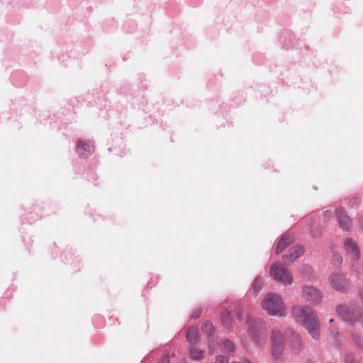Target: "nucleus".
<instances>
[{"label": "nucleus", "mask_w": 363, "mask_h": 363, "mask_svg": "<svg viewBox=\"0 0 363 363\" xmlns=\"http://www.w3.org/2000/svg\"><path fill=\"white\" fill-rule=\"evenodd\" d=\"M221 318L223 325L226 326H230L231 325L232 318L230 316V312L229 311L225 310L223 311L221 314Z\"/></svg>", "instance_id": "19"}, {"label": "nucleus", "mask_w": 363, "mask_h": 363, "mask_svg": "<svg viewBox=\"0 0 363 363\" xmlns=\"http://www.w3.org/2000/svg\"><path fill=\"white\" fill-rule=\"evenodd\" d=\"M216 349V344L214 342L211 341L208 345V350L211 354H213Z\"/></svg>", "instance_id": "23"}, {"label": "nucleus", "mask_w": 363, "mask_h": 363, "mask_svg": "<svg viewBox=\"0 0 363 363\" xmlns=\"http://www.w3.org/2000/svg\"><path fill=\"white\" fill-rule=\"evenodd\" d=\"M330 286L337 291L344 292L349 286V281L345 275L340 273H333L328 277Z\"/></svg>", "instance_id": "8"}, {"label": "nucleus", "mask_w": 363, "mask_h": 363, "mask_svg": "<svg viewBox=\"0 0 363 363\" xmlns=\"http://www.w3.org/2000/svg\"><path fill=\"white\" fill-rule=\"evenodd\" d=\"M346 363H358L357 361L351 356H347L345 359Z\"/></svg>", "instance_id": "25"}, {"label": "nucleus", "mask_w": 363, "mask_h": 363, "mask_svg": "<svg viewBox=\"0 0 363 363\" xmlns=\"http://www.w3.org/2000/svg\"><path fill=\"white\" fill-rule=\"evenodd\" d=\"M272 355L274 359L279 358L284 352V340L282 334L277 330L273 329L271 332Z\"/></svg>", "instance_id": "6"}, {"label": "nucleus", "mask_w": 363, "mask_h": 363, "mask_svg": "<svg viewBox=\"0 0 363 363\" xmlns=\"http://www.w3.org/2000/svg\"><path fill=\"white\" fill-rule=\"evenodd\" d=\"M294 242V235L291 233H286L281 240L279 241V242L277 245L276 247V253L279 254L282 252V251L290 244H291Z\"/></svg>", "instance_id": "12"}, {"label": "nucleus", "mask_w": 363, "mask_h": 363, "mask_svg": "<svg viewBox=\"0 0 363 363\" xmlns=\"http://www.w3.org/2000/svg\"><path fill=\"white\" fill-rule=\"evenodd\" d=\"M262 308L270 315L282 316L285 308L281 298L274 294H268L262 303Z\"/></svg>", "instance_id": "4"}, {"label": "nucleus", "mask_w": 363, "mask_h": 363, "mask_svg": "<svg viewBox=\"0 0 363 363\" xmlns=\"http://www.w3.org/2000/svg\"><path fill=\"white\" fill-rule=\"evenodd\" d=\"M215 363H228V359L223 355L217 356Z\"/></svg>", "instance_id": "22"}, {"label": "nucleus", "mask_w": 363, "mask_h": 363, "mask_svg": "<svg viewBox=\"0 0 363 363\" xmlns=\"http://www.w3.org/2000/svg\"><path fill=\"white\" fill-rule=\"evenodd\" d=\"M264 281L260 277H257L254 280L253 283L252 284V290L254 291L255 293H257L259 291V290L262 289L263 286Z\"/></svg>", "instance_id": "17"}, {"label": "nucleus", "mask_w": 363, "mask_h": 363, "mask_svg": "<svg viewBox=\"0 0 363 363\" xmlns=\"http://www.w3.org/2000/svg\"><path fill=\"white\" fill-rule=\"evenodd\" d=\"M186 340L189 344L196 345L199 340V330L196 328H191L187 330Z\"/></svg>", "instance_id": "13"}, {"label": "nucleus", "mask_w": 363, "mask_h": 363, "mask_svg": "<svg viewBox=\"0 0 363 363\" xmlns=\"http://www.w3.org/2000/svg\"><path fill=\"white\" fill-rule=\"evenodd\" d=\"M201 330L203 333H205L207 336L210 337L213 331L214 328L211 322H206L201 327Z\"/></svg>", "instance_id": "18"}, {"label": "nucleus", "mask_w": 363, "mask_h": 363, "mask_svg": "<svg viewBox=\"0 0 363 363\" xmlns=\"http://www.w3.org/2000/svg\"><path fill=\"white\" fill-rule=\"evenodd\" d=\"M336 216L340 226L346 230H349L352 227V221L350 218L347 216L345 211L342 208H338L336 210Z\"/></svg>", "instance_id": "10"}, {"label": "nucleus", "mask_w": 363, "mask_h": 363, "mask_svg": "<svg viewBox=\"0 0 363 363\" xmlns=\"http://www.w3.org/2000/svg\"><path fill=\"white\" fill-rule=\"evenodd\" d=\"M303 248L301 246L296 245V258L303 254Z\"/></svg>", "instance_id": "24"}, {"label": "nucleus", "mask_w": 363, "mask_h": 363, "mask_svg": "<svg viewBox=\"0 0 363 363\" xmlns=\"http://www.w3.org/2000/svg\"><path fill=\"white\" fill-rule=\"evenodd\" d=\"M246 323L247 325V334L250 338L259 347L264 345L267 340V325L265 322L259 318L247 316Z\"/></svg>", "instance_id": "1"}, {"label": "nucleus", "mask_w": 363, "mask_h": 363, "mask_svg": "<svg viewBox=\"0 0 363 363\" xmlns=\"http://www.w3.org/2000/svg\"><path fill=\"white\" fill-rule=\"evenodd\" d=\"M205 352L202 350L196 347H190L189 357L192 360L200 361L204 358Z\"/></svg>", "instance_id": "14"}, {"label": "nucleus", "mask_w": 363, "mask_h": 363, "mask_svg": "<svg viewBox=\"0 0 363 363\" xmlns=\"http://www.w3.org/2000/svg\"><path fill=\"white\" fill-rule=\"evenodd\" d=\"M344 249L347 256L353 260H358L360 252L358 245L352 238H347L344 242Z\"/></svg>", "instance_id": "9"}, {"label": "nucleus", "mask_w": 363, "mask_h": 363, "mask_svg": "<svg viewBox=\"0 0 363 363\" xmlns=\"http://www.w3.org/2000/svg\"><path fill=\"white\" fill-rule=\"evenodd\" d=\"M295 250L290 249L289 251L283 257V260L285 264L289 265L295 261Z\"/></svg>", "instance_id": "15"}, {"label": "nucleus", "mask_w": 363, "mask_h": 363, "mask_svg": "<svg viewBox=\"0 0 363 363\" xmlns=\"http://www.w3.org/2000/svg\"><path fill=\"white\" fill-rule=\"evenodd\" d=\"M337 315L351 325H359L363 328V314L357 307L339 305L336 308Z\"/></svg>", "instance_id": "3"}, {"label": "nucleus", "mask_w": 363, "mask_h": 363, "mask_svg": "<svg viewBox=\"0 0 363 363\" xmlns=\"http://www.w3.org/2000/svg\"><path fill=\"white\" fill-rule=\"evenodd\" d=\"M296 316L312 337L318 339L320 335V323L313 310L310 308H298Z\"/></svg>", "instance_id": "2"}, {"label": "nucleus", "mask_w": 363, "mask_h": 363, "mask_svg": "<svg viewBox=\"0 0 363 363\" xmlns=\"http://www.w3.org/2000/svg\"><path fill=\"white\" fill-rule=\"evenodd\" d=\"M301 296L306 301L315 305L319 303L323 298L321 292L312 286H303Z\"/></svg>", "instance_id": "7"}, {"label": "nucleus", "mask_w": 363, "mask_h": 363, "mask_svg": "<svg viewBox=\"0 0 363 363\" xmlns=\"http://www.w3.org/2000/svg\"><path fill=\"white\" fill-rule=\"evenodd\" d=\"M77 151L80 155L86 157L94 152V147L91 142L79 141L77 143Z\"/></svg>", "instance_id": "11"}, {"label": "nucleus", "mask_w": 363, "mask_h": 363, "mask_svg": "<svg viewBox=\"0 0 363 363\" xmlns=\"http://www.w3.org/2000/svg\"><path fill=\"white\" fill-rule=\"evenodd\" d=\"M272 277L277 281L289 285L293 282L291 274L281 265L272 264L269 271Z\"/></svg>", "instance_id": "5"}, {"label": "nucleus", "mask_w": 363, "mask_h": 363, "mask_svg": "<svg viewBox=\"0 0 363 363\" xmlns=\"http://www.w3.org/2000/svg\"><path fill=\"white\" fill-rule=\"evenodd\" d=\"M235 350L234 345L232 341L229 340H225L223 341L221 345V350L223 352H233Z\"/></svg>", "instance_id": "16"}, {"label": "nucleus", "mask_w": 363, "mask_h": 363, "mask_svg": "<svg viewBox=\"0 0 363 363\" xmlns=\"http://www.w3.org/2000/svg\"><path fill=\"white\" fill-rule=\"evenodd\" d=\"M159 363H169V357L167 355H164Z\"/></svg>", "instance_id": "27"}, {"label": "nucleus", "mask_w": 363, "mask_h": 363, "mask_svg": "<svg viewBox=\"0 0 363 363\" xmlns=\"http://www.w3.org/2000/svg\"><path fill=\"white\" fill-rule=\"evenodd\" d=\"M236 315H237V318L239 320H243L244 308L242 306H238V308L236 309Z\"/></svg>", "instance_id": "21"}, {"label": "nucleus", "mask_w": 363, "mask_h": 363, "mask_svg": "<svg viewBox=\"0 0 363 363\" xmlns=\"http://www.w3.org/2000/svg\"><path fill=\"white\" fill-rule=\"evenodd\" d=\"M201 314V310H198L194 312V313L191 315V318L196 319L200 316Z\"/></svg>", "instance_id": "26"}, {"label": "nucleus", "mask_w": 363, "mask_h": 363, "mask_svg": "<svg viewBox=\"0 0 363 363\" xmlns=\"http://www.w3.org/2000/svg\"><path fill=\"white\" fill-rule=\"evenodd\" d=\"M294 333L293 329L289 328L285 330L284 336L283 337V339L284 340V342H292L294 341Z\"/></svg>", "instance_id": "20"}]
</instances>
